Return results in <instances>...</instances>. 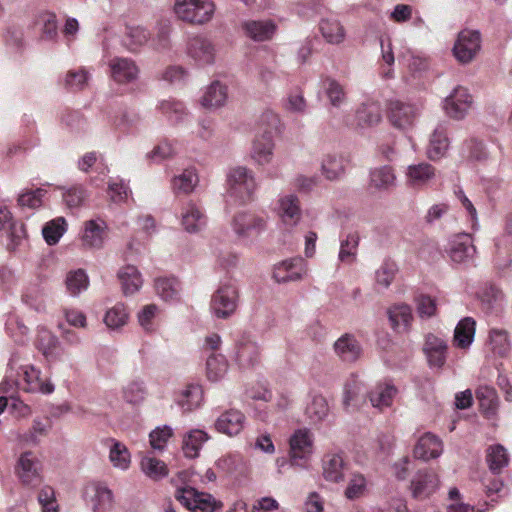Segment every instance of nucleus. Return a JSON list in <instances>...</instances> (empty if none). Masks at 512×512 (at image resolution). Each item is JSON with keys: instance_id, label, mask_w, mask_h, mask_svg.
<instances>
[{"instance_id": "obj_1", "label": "nucleus", "mask_w": 512, "mask_h": 512, "mask_svg": "<svg viewBox=\"0 0 512 512\" xmlns=\"http://www.w3.org/2000/svg\"><path fill=\"white\" fill-rule=\"evenodd\" d=\"M254 172L246 166H235L226 175V194L234 204H246L253 200L257 190Z\"/></svg>"}, {"instance_id": "obj_2", "label": "nucleus", "mask_w": 512, "mask_h": 512, "mask_svg": "<svg viewBox=\"0 0 512 512\" xmlns=\"http://www.w3.org/2000/svg\"><path fill=\"white\" fill-rule=\"evenodd\" d=\"M422 110L423 103L420 101L393 99L387 104V119L392 127L406 132L415 126Z\"/></svg>"}, {"instance_id": "obj_3", "label": "nucleus", "mask_w": 512, "mask_h": 512, "mask_svg": "<svg viewBox=\"0 0 512 512\" xmlns=\"http://www.w3.org/2000/svg\"><path fill=\"white\" fill-rule=\"evenodd\" d=\"M288 443L290 465L308 469L315 450L312 431L306 427L298 428L291 434Z\"/></svg>"}, {"instance_id": "obj_4", "label": "nucleus", "mask_w": 512, "mask_h": 512, "mask_svg": "<svg viewBox=\"0 0 512 512\" xmlns=\"http://www.w3.org/2000/svg\"><path fill=\"white\" fill-rule=\"evenodd\" d=\"M214 12L215 5L212 0H175L173 5L175 17L191 25L208 23Z\"/></svg>"}, {"instance_id": "obj_5", "label": "nucleus", "mask_w": 512, "mask_h": 512, "mask_svg": "<svg viewBox=\"0 0 512 512\" xmlns=\"http://www.w3.org/2000/svg\"><path fill=\"white\" fill-rule=\"evenodd\" d=\"M176 499L193 512H215L223 507L211 494L199 492L193 487L178 488Z\"/></svg>"}, {"instance_id": "obj_6", "label": "nucleus", "mask_w": 512, "mask_h": 512, "mask_svg": "<svg viewBox=\"0 0 512 512\" xmlns=\"http://www.w3.org/2000/svg\"><path fill=\"white\" fill-rule=\"evenodd\" d=\"M238 290L231 282L222 283L214 292L210 308L212 314L219 319H227L236 311Z\"/></svg>"}, {"instance_id": "obj_7", "label": "nucleus", "mask_w": 512, "mask_h": 512, "mask_svg": "<svg viewBox=\"0 0 512 512\" xmlns=\"http://www.w3.org/2000/svg\"><path fill=\"white\" fill-rule=\"evenodd\" d=\"M480 49L481 35L479 31L463 29L457 35L452 52L458 62L468 64L477 56Z\"/></svg>"}, {"instance_id": "obj_8", "label": "nucleus", "mask_w": 512, "mask_h": 512, "mask_svg": "<svg viewBox=\"0 0 512 512\" xmlns=\"http://www.w3.org/2000/svg\"><path fill=\"white\" fill-rule=\"evenodd\" d=\"M16 473L20 482L28 487H37L43 481L42 465L30 451L23 452L17 461Z\"/></svg>"}, {"instance_id": "obj_9", "label": "nucleus", "mask_w": 512, "mask_h": 512, "mask_svg": "<svg viewBox=\"0 0 512 512\" xmlns=\"http://www.w3.org/2000/svg\"><path fill=\"white\" fill-rule=\"evenodd\" d=\"M308 273L307 263L302 257H293L276 263L273 266L272 278L279 284L298 282Z\"/></svg>"}, {"instance_id": "obj_10", "label": "nucleus", "mask_w": 512, "mask_h": 512, "mask_svg": "<svg viewBox=\"0 0 512 512\" xmlns=\"http://www.w3.org/2000/svg\"><path fill=\"white\" fill-rule=\"evenodd\" d=\"M473 103L472 96L462 86L455 87L443 101L445 114L455 120L463 119Z\"/></svg>"}, {"instance_id": "obj_11", "label": "nucleus", "mask_w": 512, "mask_h": 512, "mask_svg": "<svg viewBox=\"0 0 512 512\" xmlns=\"http://www.w3.org/2000/svg\"><path fill=\"white\" fill-rule=\"evenodd\" d=\"M436 177V168L427 162L410 164L404 172L405 184L413 190L427 188Z\"/></svg>"}, {"instance_id": "obj_12", "label": "nucleus", "mask_w": 512, "mask_h": 512, "mask_svg": "<svg viewBox=\"0 0 512 512\" xmlns=\"http://www.w3.org/2000/svg\"><path fill=\"white\" fill-rule=\"evenodd\" d=\"M232 227L238 237L248 238L258 235L266 228V218L252 212L242 211L234 216Z\"/></svg>"}, {"instance_id": "obj_13", "label": "nucleus", "mask_w": 512, "mask_h": 512, "mask_svg": "<svg viewBox=\"0 0 512 512\" xmlns=\"http://www.w3.org/2000/svg\"><path fill=\"white\" fill-rule=\"evenodd\" d=\"M440 487V478L436 472L424 469L416 473L411 482L412 495L424 500L434 494Z\"/></svg>"}, {"instance_id": "obj_14", "label": "nucleus", "mask_w": 512, "mask_h": 512, "mask_svg": "<svg viewBox=\"0 0 512 512\" xmlns=\"http://www.w3.org/2000/svg\"><path fill=\"white\" fill-rule=\"evenodd\" d=\"M21 374L24 382L23 389L27 392L51 394L55 390V386L50 377L42 375L40 370L33 366H23Z\"/></svg>"}, {"instance_id": "obj_15", "label": "nucleus", "mask_w": 512, "mask_h": 512, "mask_svg": "<svg viewBox=\"0 0 512 512\" xmlns=\"http://www.w3.org/2000/svg\"><path fill=\"white\" fill-rule=\"evenodd\" d=\"M449 257L454 263H465L472 260L476 254V247L470 234L460 233L449 240Z\"/></svg>"}, {"instance_id": "obj_16", "label": "nucleus", "mask_w": 512, "mask_h": 512, "mask_svg": "<svg viewBox=\"0 0 512 512\" xmlns=\"http://www.w3.org/2000/svg\"><path fill=\"white\" fill-rule=\"evenodd\" d=\"M107 239V225L102 219H92L84 223L81 235L82 246L86 249H100Z\"/></svg>"}, {"instance_id": "obj_17", "label": "nucleus", "mask_w": 512, "mask_h": 512, "mask_svg": "<svg viewBox=\"0 0 512 512\" xmlns=\"http://www.w3.org/2000/svg\"><path fill=\"white\" fill-rule=\"evenodd\" d=\"M443 450L442 440L435 434L427 432L417 440L413 449V455L416 459L427 462L440 457Z\"/></svg>"}, {"instance_id": "obj_18", "label": "nucleus", "mask_w": 512, "mask_h": 512, "mask_svg": "<svg viewBox=\"0 0 512 512\" xmlns=\"http://www.w3.org/2000/svg\"><path fill=\"white\" fill-rule=\"evenodd\" d=\"M187 54L196 63L210 64L215 59L216 48L209 39L202 36H195L188 41Z\"/></svg>"}, {"instance_id": "obj_19", "label": "nucleus", "mask_w": 512, "mask_h": 512, "mask_svg": "<svg viewBox=\"0 0 512 512\" xmlns=\"http://www.w3.org/2000/svg\"><path fill=\"white\" fill-rule=\"evenodd\" d=\"M274 147L273 133L263 132L254 138L250 157L258 165H267L273 159Z\"/></svg>"}, {"instance_id": "obj_20", "label": "nucleus", "mask_w": 512, "mask_h": 512, "mask_svg": "<svg viewBox=\"0 0 512 512\" xmlns=\"http://www.w3.org/2000/svg\"><path fill=\"white\" fill-rule=\"evenodd\" d=\"M447 344L444 339L435 334H428L424 343V353L428 363L433 368H441L446 361Z\"/></svg>"}, {"instance_id": "obj_21", "label": "nucleus", "mask_w": 512, "mask_h": 512, "mask_svg": "<svg viewBox=\"0 0 512 512\" xmlns=\"http://www.w3.org/2000/svg\"><path fill=\"white\" fill-rule=\"evenodd\" d=\"M449 146L450 141L446 129L439 125L434 128L429 136L426 156L431 161H439L446 156Z\"/></svg>"}, {"instance_id": "obj_22", "label": "nucleus", "mask_w": 512, "mask_h": 512, "mask_svg": "<svg viewBox=\"0 0 512 512\" xmlns=\"http://www.w3.org/2000/svg\"><path fill=\"white\" fill-rule=\"evenodd\" d=\"M349 163L350 160L347 156L330 153L325 155L321 161V172L326 179L335 181L345 175Z\"/></svg>"}, {"instance_id": "obj_23", "label": "nucleus", "mask_w": 512, "mask_h": 512, "mask_svg": "<svg viewBox=\"0 0 512 512\" xmlns=\"http://www.w3.org/2000/svg\"><path fill=\"white\" fill-rule=\"evenodd\" d=\"M244 425L245 416L235 409L225 411L215 421L216 430L227 436L238 435L243 430Z\"/></svg>"}, {"instance_id": "obj_24", "label": "nucleus", "mask_w": 512, "mask_h": 512, "mask_svg": "<svg viewBox=\"0 0 512 512\" xmlns=\"http://www.w3.org/2000/svg\"><path fill=\"white\" fill-rule=\"evenodd\" d=\"M276 24L271 19L248 20L242 23L245 35L254 41H267L276 32Z\"/></svg>"}, {"instance_id": "obj_25", "label": "nucleus", "mask_w": 512, "mask_h": 512, "mask_svg": "<svg viewBox=\"0 0 512 512\" xmlns=\"http://www.w3.org/2000/svg\"><path fill=\"white\" fill-rule=\"evenodd\" d=\"M109 67L113 79L118 83H127L137 79L139 69L135 62L129 58L115 57Z\"/></svg>"}, {"instance_id": "obj_26", "label": "nucleus", "mask_w": 512, "mask_h": 512, "mask_svg": "<svg viewBox=\"0 0 512 512\" xmlns=\"http://www.w3.org/2000/svg\"><path fill=\"white\" fill-rule=\"evenodd\" d=\"M319 32L325 42L331 45H339L346 38V31L341 22L332 16L323 17L319 21Z\"/></svg>"}, {"instance_id": "obj_27", "label": "nucleus", "mask_w": 512, "mask_h": 512, "mask_svg": "<svg viewBox=\"0 0 512 512\" xmlns=\"http://www.w3.org/2000/svg\"><path fill=\"white\" fill-rule=\"evenodd\" d=\"M397 177L392 166L375 167L369 173V187L375 191H387L396 185Z\"/></svg>"}, {"instance_id": "obj_28", "label": "nucleus", "mask_w": 512, "mask_h": 512, "mask_svg": "<svg viewBox=\"0 0 512 512\" xmlns=\"http://www.w3.org/2000/svg\"><path fill=\"white\" fill-rule=\"evenodd\" d=\"M396 395L397 388L391 382H381L370 391L369 399L374 408L384 410L392 406Z\"/></svg>"}, {"instance_id": "obj_29", "label": "nucleus", "mask_w": 512, "mask_h": 512, "mask_svg": "<svg viewBox=\"0 0 512 512\" xmlns=\"http://www.w3.org/2000/svg\"><path fill=\"white\" fill-rule=\"evenodd\" d=\"M392 329L398 333L409 331L413 321L412 309L407 304H396L387 311Z\"/></svg>"}, {"instance_id": "obj_30", "label": "nucleus", "mask_w": 512, "mask_h": 512, "mask_svg": "<svg viewBox=\"0 0 512 512\" xmlns=\"http://www.w3.org/2000/svg\"><path fill=\"white\" fill-rule=\"evenodd\" d=\"M181 223L188 233H197L206 226V216L199 206L189 202L183 208Z\"/></svg>"}, {"instance_id": "obj_31", "label": "nucleus", "mask_w": 512, "mask_h": 512, "mask_svg": "<svg viewBox=\"0 0 512 512\" xmlns=\"http://www.w3.org/2000/svg\"><path fill=\"white\" fill-rule=\"evenodd\" d=\"M330 413L328 400L321 394H311L306 403L304 414L310 423L316 424L324 421Z\"/></svg>"}, {"instance_id": "obj_32", "label": "nucleus", "mask_w": 512, "mask_h": 512, "mask_svg": "<svg viewBox=\"0 0 512 512\" xmlns=\"http://www.w3.org/2000/svg\"><path fill=\"white\" fill-rule=\"evenodd\" d=\"M235 360L241 369L253 368L259 362V349L256 343L251 340L239 341Z\"/></svg>"}, {"instance_id": "obj_33", "label": "nucleus", "mask_w": 512, "mask_h": 512, "mask_svg": "<svg viewBox=\"0 0 512 512\" xmlns=\"http://www.w3.org/2000/svg\"><path fill=\"white\" fill-rule=\"evenodd\" d=\"M279 215L284 224L295 226L301 219L299 200L295 195H286L279 200Z\"/></svg>"}, {"instance_id": "obj_34", "label": "nucleus", "mask_w": 512, "mask_h": 512, "mask_svg": "<svg viewBox=\"0 0 512 512\" xmlns=\"http://www.w3.org/2000/svg\"><path fill=\"white\" fill-rule=\"evenodd\" d=\"M336 354L345 362L356 361L362 353L359 342L351 335H344L334 343Z\"/></svg>"}, {"instance_id": "obj_35", "label": "nucleus", "mask_w": 512, "mask_h": 512, "mask_svg": "<svg viewBox=\"0 0 512 512\" xmlns=\"http://www.w3.org/2000/svg\"><path fill=\"white\" fill-rule=\"evenodd\" d=\"M199 183V177L195 169L188 168L174 176L171 181L172 190L175 194H191Z\"/></svg>"}, {"instance_id": "obj_36", "label": "nucleus", "mask_w": 512, "mask_h": 512, "mask_svg": "<svg viewBox=\"0 0 512 512\" xmlns=\"http://www.w3.org/2000/svg\"><path fill=\"white\" fill-rule=\"evenodd\" d=\"M322 475L330 482H340L344 479V461L341 455L327 454L322 463Z\"/></svg>"}, {"instance_id": "obj_37", "label": "nucleus", "mask_w": 512, "mask_h": 512, "mask_svg": "<svg viewBox=\"0 0 512 512\" xmlns=\"http://www.w3.org/2000/svg\"><path fill=\"white\" fill-rule=\"evenodd\" d=\"M118 279L125 295L134 294L142 286L143 280L138 269L133 265H126L118 271Z\"/></svg>"}, {"instance_id": "obj_38", "label": "nucleus", "mask_w": 512, "mask_h": 512, "mask_svg": "<svg viewBox=\"0 0 512 512\" xmlns=\"http://www.w3.org/2000/svg\"><path fill=\"white\" fill-rule=\"evenodd\" d=\"M398 272L396 262L385 260L376 269L374 274V286L377 291L387 290L395 279Z\"/></svg>"}, {"instance_id": "obj_39", "label": "nucleus", "mask_w": 512, "mask_h": 512, "mask_svg": "<svg viewBox=\"0 0 512 512\" xmlns=\"http://www.w3.org/2000/svg\"><path fill=\"white\" fill-rule=\"evenodd\" d=\"M476 398L479 402L482 413L487 418H492L496 415L499 400L494 388L489 386H480L476 391Z\"/></svg>"}, {"instance_id": "obj_40", "label": "nucleus", "mask_w": 512, "mask_h": 512, "mask_svg": "<svg viewBox=\"0 0 512 512\" xmlns=\"http://www.w3.org/2000/svg\"><path fill=\"white\" fill-rule=\"evenodd\" d=\"M203 390L198 384L186 386L178 395L177 403L184 411H192L202 404Z\"/></svg>"}, {"instance_id": "obj_41", "label": "nucleus", "mask_w": 512, "mask_h": 512, "mask_svg": "<svg viewBox=\"0 0 512 512\" xmlns=\"http://www.w3.org/2000/svg\"><path fill=\"white\" fill-rule=\"evenodd\" d=\"M155 291L164 301H176L180 297L181 285L174 277H160L155 280Z\"/></svg>"}, {"instance_id": "obj_42", "label": "nucleus", "mask_w": 512, "mask_h": 512, "mask_svg": "<svg viewBox=\"0 0 512 512\" xmlns=\"http://www.w3.org/2000/svg\"><path fill=\"white\" fill-rule=\"evenodd\" d=\"M106 327L110 330H120L129 321V312L123 303H117L109 308L103 318Z\"/></svg>"}, {"instance_id": "obj_43", "label": "nucleus", "mask_w": 512, "mask_h": 512, "mask_svg": "<svg viewBox=\"0 0 512 512\" xmlns=\"http://www.w3.org/2000/svg\"><path fill=\"white\" fill-rule=\"evenodd\" d=\"M381 119V110L377 104H363L356 111V123L362 128L376 126Z\"/></svg>"}, {"instance_id": "obj_44", "label": "nucleus", "mask_w": 512, "mask_h": 512, "mask_svg": "<svg viewBox=\"0 0 512 512\" xmlns=\"http://www.w3.org/2000/svg\"><path fill=\"white\" fill-rule=\"evenodd\" d=\"M475 333V321L471 318H464L455 328L454 344L458 348L466 349L473 342Z\"/></svg>"}, {"instance_id": "obj_45", "label": "nucleus", "mask_w": 512, "mask_h": 512, "mask_svg": "<svg viewBox=\"0 0 512 512\" xmlns=\"http://www.w3.org/2000/svg\"><path fill=\"white\" fill-rule=\"evenodd\" d=\"M227 89L220 82H213L206 90L202 105L207 108H219L226 102Z\"/></svg>"}, {"instance_id": "obj_46", "label": "nucleus", "mask_w": 512, "mask_h": 512, "mask_svg": "<svg viewBox=\"0 0 512 512\" xmlns=\"http://www.w3.org/2000/svg\"><path fill=\"white\" fill-rule=\"evenodd\" d=\"M486 460L491 471L499 473L509 463V454L505 447L495 444L487 449Z\"/></svg>"}, {"instance_id": "obj_47", "label": "nucleus", "mask_w": 512, "mask_h": 512, "mask_svg": "<svg viewBox=\"0 0 512 512\" xmlns=\"http://www.w3.org/2000/svg\"><path fill=\"white\" fill-rule=\"evenodd\" d=\"M141 471L149 478L159 480L168 475L166 464L153 456L146 455L140 462Z\"/></svg>"}, {"instance_id": "obj_48", "label": "nucleus", "mask_w": 512, "mask_h": 512, "mask_svg": "<svg viewBox=\"0 0 512 512\" xmlns=\"http://www.w3.org/2000/svg\"><path fill=\"white\" fill-rule=\"evenodd\" d=\"M109 459L112 465L120 470H126L131 464V456L128 448L121 442L111 440Z\"/></svg>"}, {"instance_id": "obj_49", "label": "nucleus", "mask_w": 512, "mask_h": 512, "mask_svg": "<svg viewBox=\"0 0 512 512\" xmlns=\"http://www.w3.org/2000/svg\"><path fill=\"white\" fill-rule=\"evenodd\" d=\"M65 286L70 295L78 296L88 288L89 278L82 269L70 271L66 276Z\"/></svg>"}, {"instance_id": "obj_50", "label": "nucleus", "mask_w": 512, "mask_h": 512, "mask_svg": "<svg viewBox=\"0 0 512 512\" xmlns=\"http://www.w3.org/2000/svg\"><path fill=\"white\" fill-rule=\"evenodd\" d=\"M228 371V363L221 354H212L206 363L207 377L212 382L221 380Z\"/></svg>"}, {"instance_id": "obj_51", "label": "nucleus", "mask_w": 512, "mask_h": 512, "mask_svg": "<svg viewBox=\"0 0 512 512\" xmlns=\"http://www.w3.org/2000/svg\"><path fill=\"white\" fill-rule=\"evenodd\" d=\"M208 440V435L203 430H192L184 439L183 451L189 458L198 456L202 445Z\"/></svg>"}, {"instance_id": "obj_52", "label": "nucleus", "mask_w": 512, "mask_h": 512, "mask_svg": "<svg viewBox=\"0 0 512 512\" xmlns=\"http://www.w3.org/2000/svg\"><path fill=\"white\" fill-rule=\"evenodd\" d=\"M66 228V220L58 217L45 224L42 230L43 237L49 245H55L65 233Z\"/></svg>"}, {"instance_id": "obj_53", "label": "nucleus", "mask_w": 512, "mask_h": 512, "mask_svg": "<svg viewBox=\"0 0 512 512\" xmlns=\"http://www.w3.org/2000/svg\"><path fill=\"white\" fill-rule=\"evenodd\" d=\"M362 385L356 380H353L346 384L343 404L346 409H357L363 403L361 397Z\"/></svg>"}, {"instance_id": "obj_54", "label": "nucleus", "mask_w": 512, "mask_h": 512, "mask_svg": "<svg viewBox=\"0 0 512 512\" xmlns=\"http://www.w3.org/2000/svg\"><path fill=\"white\" fill-rule=\"evenodd\" d=\"M359 239V235L354 233L348 235L346 239L342 241L338 255L342 263L352 264L355 261Z\"/></svg>"}, {"instance_id": "obj_55", "label": "nucleus", "mask_w": 512, "mask_h": 512, "mask_svg": "<svg viewBox=\"0 0 512 512\" xmlns=\"http://www.w3.org/2000/svg\"><path fill=\"white\" fill-rule=\"evenodd\" d=\"M112 491L105 486H97L93 497V510L95 512H108L113 507Z\"/></svg>"}, {"instance_id": "obj_56", "label": "nucleus", "mask_w": 512, "mask_h": 512, "mask_svg": "<svg viewBox=\"0 0 512 512\" xmlns=\"http://www.w3.org/2000/svg\"><path fill=\"white\" fill-rule=\"evenodd\" d=\"M323 87L331 105H333L334 107L340 106L345 101V90L343 86L335 79H324Z\"/></svg>"}, {"instance_id": "obj_57", "label": "nucleus", "mask_w": 512, "mask_h": 512, "mask_svg": "<svg viewBox=\"0 0 512 512\" xmlns=\"http://www.w3.org/2000/svg\"><path fill=\"white\" fill-rule=\"evenodd\" d=\"M368 491V481L362 474H353L345 490V496L350 499L363 497Z\"/></svg>"}, {"instance_id": "obj_58", "label": "nucleus", "mask_w": 512, "mask_h": 512, "mask_svg": "<svg viewBox=\"0 0 512 512\" xmlns=\"http://www.w3.org/2000/svg\"><path fill=\"white\" fill-rule=\"evenodd\" d=\"M416 311L422 319L434 317L437 313V299L435 297L421 294L415 299Z\"/></svg>"}, {"instance_id": "obj_59", "label": "nucleus", "mask_w": 512, "mask_h": 512, "mask_svg": "<svg viewBox=\"0 0 512 512\" xmlns=\"http://www.w3.org/2000/svg\"><path fill=\"white\" fill-rule=\"evenodd\" d=\"M491 350L498 355H505L510 350L508 335L504 330L493 329L489 334Z\"/></svg>"}, {"instance_id": "obj_60", "label": "nucleus", "mask_w": 512, "mask_h": 512, "mask_svg": "<svg viewBox=\"0 0 512 512\" xmlns=\"http://www.w3.org/2000/svg\"><path fill=\"white\" fill-rule=\"evenodd\" d=\"M89 81V74L84 69L69 71L65 77V85L70 90H82Z\"/></svg>"}, {"instance_id": "obj_61", "label": "nucleus", "mask_w": 512, "mask_h": 512, "mask_svg": "<svg viewBox=\"0 0 512 512\" xmlns=\"http://www.w3.org/2000/svg\"><path fill=\"white\" fill-rule=\"evenodd\" d=\"M45 194L46 191L40 188L36 190L25 191L19 195L18 204L21 207L32 209L39 208L42 205L43 197Z\"/></svg>"}, {"instance_id": "obj_62", "label": "nucleus", "mask_w": 512, "mask_h": 512, "mask_svg": "<svg viewBox=\"0 0 512 512\" xmlns=\"http://www.w3.org/2000/svg\"><path fill=\"white\" fill-rule=\"evenodd\" d=\"M145 386L143 382L132 381L128 383L123 390L124 398L132 404L140 403L145 397Z\"/></svg>"}, {"instance_id": "obj_63", "label": "nucleus", "mask_w": 512, "mask_h": 512, "mask_svg": "<svg viewBox=\"0 0 512 512\" xmlns=\"http://www.w3.org/2000/svg\"><path fill=\"white\" fill-rule=\"evenodd\" d=\"M172 435L173 430L171 427L166 425L162 427H157L149 435L151 447L153 449L162 450L166 446L168 440L171 438Z\"/></svg>"}, {"instance_id": "obj_64", "label": "nucleus", "mask_w": 512, "mask_h": 512, "mask_svg": "<svg viewBox=\"0 0 512 512\" xmlns=\"http://www.w3.org/2000/svg\"><path fill=\"white\" fill-rule=\"evenodd\" d=\"M38 501L43 512H58L59 507L56 502L55 492L51 487L45 486L40 490Z\"/></svg>"}]
</instances>
